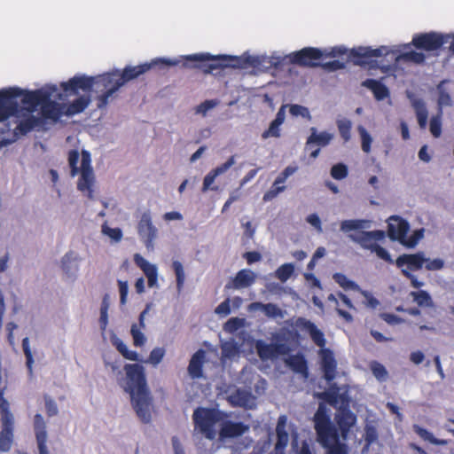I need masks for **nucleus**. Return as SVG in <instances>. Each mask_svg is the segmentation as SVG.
Wrapping results in <instances>:
<instances>
[{
  "label": "nucleus",
  "mask_w": 454,
  "mask_h": 454,
  "mask_svg": "<svg viewBox=\"0 0 454 454\" xmlns=\"http://www.w3.org/2000/svg\"><path fill=\"white\" fill-rule=\"evenodd\" d=\"M22 349H23L24 355L26 356V366L27 368L28 374H29V376H33V369H34L35 360H34V356H33V352H32V349L30 347V341H29L28 337H26L23 339Z\"/></svg>",
  "instance_id": "c9c22d12"
},
{
  "label": "nucleus",
  "mask_w": 454,
  "mask_h": 454,
  "mask_svg": "<svg viewBox=\"0 0 454 454\" xmlns=\"http://www.w3.org/2000/svg\"><path fill=\"white\" fill-rule=\"evenodd\" d=\"M336 420L341 432L342 440H346L350 429L356 423V417L350 411L343 409L336 414Z\"/></svg>",
  "instance_id": "5701e85b"
},
{
  "label": "nucleus",
  "mask_w": 454,
  "mask_h": 454,
  "mask_svg": "<svg viewBox=\"0 0 454 454\" xmlns=\"http://www.w3.org/2000/svg\"><path fill=\"white\" fill-rule=\"evenodd\" d=\"M103 363L105 368L108 370L113 375L120 378L121 376V361L117 358H112L108 356H103Z\"/></svg>",
  "instance_id": "f704fd0d"
},
{
  "label": "nucleus",
  "mask_w": 454,
  "mask_h": 454,
  "mask_svg": "<svg viewBox=\"0 0 454 454\" xmlns=\"http://www.w3.org/2000/svg\"><path fill=\"white\" fill-rule=\"evenodd\" d=\"M133 259L137 266L140 268L146 277L148 286L150 288H159V270L157 265L147 261L140 254H135Z\"/></svg>",
  "instance_id": "dca6fc26"
},
{
  "label": "nucleus",
  "mask_w": 454,
  "mask_h": 454,
  "mask_svg": "<svg viewBox=\"0 0 454 454\" xmlns=\"http://www.w3.org/2000/svg\"><path fill=\"white\" fill-rule=\"evenodd\" d=\"M281 124H278L277 122L271 121L268 129H266L262 134V139H268L270 137H275L278 138L280 137V131H281Z\"/></svg>",
  "instance_id": "864d4df0"
},
{
  "label": "nucleus",
  "mask_w": 454,
  "mask_h": 454,
  "mask_svg": "<svg viewBox=\"0 0 454 454\" xmlns=\"http://www.w3.org/2000/svg\"><path fill=\"white\" fill-rule=\"evenodd\" d=\"M372 252L375 253L379 258H380L386 262H393L390 254L384 247H380V245H376Z\"/></svg>",
  "instance_id": "774afa93"
},
{
  "label": "nucleus",
  "mask_w": 454,
  "mask_h": 454,
  "mask_svg": "<svg viewBox=\"0 0 454 454\" xmlns=\"http://www.w3.org/2000/svg\"><path fill=\"white\" fill-rule=\"evenodd\" d=\"M137 232L146 249L153 251L154 249L155 239L158 237V230L153 225L149 212L142 214L137 224Z\"/></svg>",
  "instance_id": "ddd939ff"
},
{
  "label": "nucleus",
  "mask_w": 454,
  "mask_h": 454,
  "mask_svg": "<svg viewBox=\"0 0 454 454\" xmlns=\"http://www.w3.org/2000/svg\"><path fill=\"white\" fill-rule=\"evenodd\" d=\"M362 85L368 88L369 90H371L372 91L374 97L378 100H383L384 98H387L389 95V91H388L387 88L385 85H383L381 82H380L376 80H372V79L365 80L363 82Z\"/></svg>",
  "instance_id": "7c9ffc66"
},
{
  "label": "nucleus",
  "mask_w": 454,
  "mask_h": 454,
  "mask_svg": "<svg viewBox=\"0 0 454 454\" xmlns=\"http://www.w3.org/2000/svg\"><path fill=\"white\" fill-rule=\"evenodd\" d=\"M165 354L166 350L164 348L156 347L151 351L146 363L152 364L153 366H157L162 361Z\"/></svg>",
  "instance_id": "8fccbe9b"
},
{
  "label": "nucleus",
  "mask_w": 454,
  "mask_h": 454,
  "mask_svg": "<svg viewBox=\"0 0 454 454\" xmlns=\"http://www.w3.org/2000/svg\"><path fill=\"white\" fill-rule=\"evenodd\" d=\"M172 266L176 278V287L177 290L180 291L183 288L185 280L184 270L183 264L178 261L173 262Z\"/></svg>",
  "instance_id": "3c124183"
},
{
  "label": "nucleus",
  "mask_w": 454,
  "mask_h": 454,
  "mask_svg": "<svg viewBox=\"0 0 454 454\" xmlns=\"http://www.w3.org/2000/svg\"><path fill=\"white\" fill-rule=\"evenodd\" d=\"M439 99L438 104L442 108L451 105V93L453 91V83L450 81H443L438 86Z\"/></svg>",
  "instance_id": "c756f323"
},
{
  "label": "nucleus",
  "mask_w": 454,
  "mask_h": 454,
  "mask_svg": "<svg viewBox=\"0 0 454 454\" xmlns=\"http://www.w3.org/2000/svg\"><path fill=\"white\" fill-rule=\"evenodd\" d=\"M256 279V274L249 270L243 269L239 270L232 280V287L234 289L247 288L252 286Z\"/></svg>",
  "instance_id": "cd10ccee"
},
{
  "label": "nucleus",
  "mask_w": 454,
  "mask_h": 454,
  "mask_svg": "<svg viewBox=\"0 0 454 454\" xmlns=\"http://www.w3.org/2000/svg\"><path fill=\"white\" fill-rule=\"evenodd\" d=\"M124 375L117 378L122 390L129 395L148 388L145 367L139 364H126L123 366Z\"/></svg>",
  "instance_id": "6e6552de"
},
{
  "label": "nucleus",
  "mask_w": 454,
  "mask_h": 454,
  "mask_svg": "<svg viewBox=\"0 0 454 454\" xmlns=\"http://www.w3.org/2000/svg\"><path fill=\"white\" fill-rule=\"evenodd\" d=\"M369 226V222L364 220H345L340 223V230L348 232L355 230L364 229Z\"/></svg>",
  "instance_id": "58836bf2"
},
{
  "label": "nucleus",
  "mask_w": 454,
  "mask_h": 454,
  "mask_svg": "<svg viewBox=\"0 0 454 454\" xmlns=\"http://www.w3.org/2000/svg\"><path fill=\"white\" fill-rule=\"evenodd\" d=\"M101 233L108 238L111 244H118L123 238L122 231L120 228H113L106 223L101 225Z\"/></svg>",
  "instance_id": "72a5a7b5"
},
{
  "label": "nucleus",
  "mask_w": 454,
  "mask_h": 454,
  "mask_svg": "<svg viewBox=\"0 0 454 454\" xmlns=\"http://www.w3.org/2000/svg\"><path fill=\"white\" fill-rule=\"evenodd\" d=\"M409 224L406 221L397 215L388 218V236L393 240H397L407 247H414L424 237V229L413 231L411 236L407 235Z\"/></svg>",
  "instance_id": "1a4fd4ad"
},
{
  "label": "nucleus",
  "mask_w": 454,
  "mask_h": 454,
  "mask_svg": "<svg viewBox=\"0 0 454 454\" xmlns=\"http://www.w3.org/2000/svg\"><path fill=\"white\" fill-rule=\"evenodd\" d=\"M306 221L312 227H314L318 232H322V223L320 217L317 214H310L307 216Z\"/></svg>",
  "instance_id": "338daca9"
},
{
  "label": "nucleus",
  "mask_w": 454,
  "mask_h": 454,
  "mask_svg": "<svg viewBox=\"0 0 454 454\" xmlns=\"http://www.w3.org/2000/svg\"><path fill=\"white\" fill-rule=\"evenodd\" d=\"M360 294L364 298V304L371 309H376L380 305V301L369 292L360 289Z\"/></svg>",
  "instance_id": "680f3d73"
},
{
  "label": "nucleus",
  "mask_w": 454,
  "mask_h": 454,
  "mask_svg": "<svg viewBox=\"0 0 454 454\" xmlns=\"http://www.w3.org/2000/svg\"><path fill=\"white\" fill-rule=\"evenodd\" d=\"M118 286L120 293V301L121 304H125L127 302V297L129 294V284L127 281L119 280Z\"/></svg>",
  "instance_id": "69168bd1"
},
{
  "label": "nucleus",
  "mask_w": 454,
  "mask_h": 454,
  "mask_svg": "<svg viewBox=\"0 0 454 454\" xmlns=\"http://www.w3.org/2000/svg\"><path fill=\"white\" fill-rule=\"evenodd\" d=\"M263 313L269 317H284V312L273 303L265 304Z\"/></svg>",
  "instance_id": "6e6d98bb"
},
{
  "label": "nucleus",
  "mask_w": 454,
  "mask_h": 454,
  "mask_svg": "<svg viewBox=\"0 0 454 454\" xmlns=\"http://www.w3.org/2000/svg\"><path fill=\"white\" fill-rule=\"evenodd\" d=\"M292 446L293 449L297 451V454H315L310 450L309 445L304 442H302L301 448H299L297 435L294 434H293Z\"/></svg>",
  "instance_id": "0e129e2a"
},
{
  "label": "nucleus",
  "mask_w": 454,
  "mask_h": 454,
  "mask_svg": "<svg viewBox=\"0 0 454 454\" xmlns=\"http://www.w3.org/2000/svg\"><path fill=\"white\" fill-rule=\"evenodd\" d=\"M319 355L325 372V378L327 380H332L335 377L336 369V361L333 357V355L329 349L326 348H322Z\"/></svg>",
  "instance_id": "bb28decb"
},
{
  "label": "nucleus",
  "mask_w": 454,
  "mask_h": 454,
  "mask_svg": "<svg viewBox=\"0 0 454 454\" xmlns=\"http://www.w3.org/2000/svg\"><path fill=\"white\" fill-rule=\"evenodd\" d=\"M411 296L413 298V301L421 307H430L432 306V300L430 295L426 291H418L411 292Z\"/></svg>",
  "instance_id": "49530a36"
},
{
  "label": "nucleus",
  "mask_w": 454,
  "mask_h": 454,
  "mask_svg": "<svg viewBox=\"0 0 454 454\" xmlns=\"http://www.w3.org/2000/svg\"><path fill=\"white\" fill-rule=\"evenodd\" d=\"M239 357V348L233 340H227L222 344V360H235Z\"/></svg>",
  "instance_id": "473e14b6"
},
{
  "label": "nucleus",
  "mask_w": 454,
  "mask_h": 454,
  "mask_svg": "<svg viewBox=\"0 0 454 454\" xmlns=\"http://www.w3.org/2000/svg\"><path fill=\"white\" fill-rule=\"evenodd\" d=\"M314 422L318 442L328 449L327 454H347L346 445L340 442L335 428L331 425L324 404L319 405Z\"/></svg>",
  "instance_id": "20e7f679"
},
{
  "label": "nucleus",
  "mask_w": 454,
  "mask_h": 454,
  "mask_svg": "<svg viewBox=\"0 0 454 454\" xmlns=\"http://www.w3.org/2000/svg\"><path fill=\"white\" fill-rule=\"evenodd\" d=\"M110 341L125 359L134 362L140 361L139 354L135 350L129 349L127 344L113 331L110 333Z\"/></svg>",
  "instance_id": "393cba45"
},
{
  "label": "nucleus",
  "mask_w": 454,
  "mask_h": 454,
  "mask_svg": "<svg viewBox=\"0 0 454 454\" xmlns=\"http://www.w3.org/2000/svg\"><path fill=\"white\" fill-rule=\"evenodd\" d=\"M373 376L380 382L386 381L388 373L385 366L378 362H372L370 364Z\"/></svg>",
  "instance_id": "de8ad7c7"
},
{
  "label": "nucleus",
  "mask_w": 454,
  "mask_h": 454,
  "mask_svg": "<svg viewBox=\"0 0 454 454\" xmlns=\"http://www.w3.org/2000/svg\"><path fill=\"white\" fill-rule=\"evenodd\" d=\"M294 267L292 263L281 265L276 271L277 278L282 282H286L293 274Z\"/></svg>",
  "instance_id": "603ef678"
},
{
  "label": "nucleus",
  "mask_w": 454,
  "mask_h": 454,
  "mask_svg": "<svg viewBox=\"0 0 454 454\" xmlns=\"http://www.w3.org/2000/svg\"><path fill=\"white\" fill-rule=\"evenodd\" d=\"M348 50L343 46H336L329 49L319 50L317 48L308 47L301 51H294L286 56L291 63L301 66L315 67L318 64V60L323 58H334L346 54Z\"/></svg>",
  "instance_id": "0eeeda50"
},
{
  "label": "nucleus",
  "mask_w": 454,
  "mask_h": 454,
  "mask_svg": "<svg viewBox=\"0 0 454 454\" xmlns=\"http://www.w3.org/2000/svg\"><path fill=\"white\" fill-rule=\"evenodd\" d=\"M348 169L344 164L334 165L331 169V176L334 179H343L347 176Z\"/></svg>",
  "instance_id": "bf43d9fd"
},
{
  "label": "nucleus",
  "mask_w": 454,
  "mask_h": 454,
  "mask_svg": "<svg viewBox=\"0 0 454 454\" xmlns=\"http://www.w3.org/2000/svg\"><path fill=\"white\" fill-rule=\"evenodd\" d=\"M297 171V167L287 166L275 179L270 190H268L263 195L264 201H270L276 198L278 194L286 190L284 184L287 178L290 177Z\"/></svg>",
  "instance_id": "f3484780"
},
{
  "label": "nucleus",
  "mask_w": 454,
  "mask_h": 454,
  "mask_svg": "<svg viewBox=\"0 0 454 454\" xmlns=\"http://www.w3.org/2000/svg\"><path fill=\"white\" fill-rule=\"evenodd\" d=\"M222 418L223 414L218 410L197 408L192 414L194 435L200 434L208 440L215 439Z\"/></svg>",
  "instance_id": "423d86ee"
},
{
  "label": "nucleus",
  "mask_w": 454,
  "mask_h": 454,
  "mask_svg": "<svg viewBox=\"0 0 454 454\" xmlns=\"http://www.w3.org/2000/svg\"><path fill=\"white\" fill-rule=\"evenodd\" d=\"M337 127L340 137L345 142H348L351 138L352 122L348 119H340L337 121Z\"/></svg>",
  "instance_id": "09e8293b"
},
{
  "label": "nucleus",
  "mask_w": 454,
  "mask_h": 454,
  "mask_svg": "<svg viewBox=\"0 0 454 454\" xmlns=\"http://www.w3.org/2000/svg\"><path fill=\"white\" fill-rule=\"evenodd\" d=\"M310 135L306 141V150H309L311 145H317L318 146L328 145L334 137V134L329 131H318L316 128L312 127L309 129Z\"/></svg>",
  "instance_id": "b1692460"
},
{
  "label": "nucleus",
  "mask_w": 454,
  "mask_h": 454,
  "mask_svg": "<svg viewBox=\"0 0 454 454\" xmlns=\"http://www.w3.org/2000/svg\"><path fill=\"white\" fill-rule=\"evenodd\" d=\"M205 360V352L203 350H198L191 358L188 366L189 375L192 379H199L203 376L202 365Z\"/></svg>",
  "instance_id": "c85d7f7f"
},
{
  "label": "nucleus",
  "mask_w": 454,
  "mask_h": 454,
  "mask_svg": "<svg viewBox=\"0 0 454 454\" xmlns=\"http://www.w3.org/2000/svg\"><path fill=\"white\" fill-rule=\"evenodd\" d=\"M333 279L345 290L360 291L359 286L354 281L348 279L344 274L336 273L333 275Z\"/></svg>",
  "instance_id": "79ce46f5"
},
{
  "label": "nucleus",
  "mask_w": 454,
  "mask_h": 454,
  "mask_svg": "<svg viewBox=\"0 0 454 454\" xmlns=\"http://www.w3.org/2000/svg\"><path fill=\"white\" fill-rule=\"evenodd\" d=\"M236 163L235 158L233 156L230 157L227 161L224 163L219 165L215 168H214L212 171L215 173L216 176L223 175L226 173L231 167H232Z\"/></svg>",
  "instance_id": "e2e57ef3"
},
{
  "label": "nucleus",
  "mask_w": 454,
  "mask_h": 454,
  "mask_svg": "<svg viewBox=\"0 0 454 454\" xmlns=\"http://www.w3.org/2000/svg\"><path fill=\"white\" fill-rule=\"evenodd\" d=\"M412 106L416 111L418 122L420 128H425L427 123V110L421 100H413Z\"/></svg>",
  "instance_id": "4c0bfd02"
},
{
  "label": "nucleus",
  "mask_w": 454,
  "mask_h": 454,
  "mask_svg": "<svg viewBox=\"0 0 454 454\" xmlns=\"http://www.w3.org/2000/svg\"><path fill=\"white\" fill-rule=\"evenodd\" d=\"M294 326L301 331H304L309 334L316 345L324 348L325 339L324 333L309 320L300 317L295 320Z\"/></svg>",
  "instance_id": "6ab92c4d"
},
{
  "label": "nucleus",
  "mask_w": 454,
  "mask_h": 454,
  "mask_svg": "<svg viewBox=\"0 0 454 454\" xmlns=\"http://www.w3.org/2000/svg\"><path fill=\"white\" fill-rule=\"evenodd\" d=\"M216 177L217 176H216L215 173H214L212 170L210 172H208L203 179L202 191L203 192H207L209 190L217 191L218 186L214 185V183H215V180Z\"/></svg>",
  "instance_id": "5fc2aeb1"
},
{
  "label": "nucleus",
  "mask_w": 454,
  "mask_h": 454,
  "mask_svg": "<svg viewBox=\"0 0 454 454\" xmlns=\"http://www.w3.org/2000/svg\"><path fill=\"white\" fill-rule=\"evenodd\" d=\"M33 429L35 433L38 454H50L48 449L47 424L43 417L37 413L34 417Z\"/></svg>",
  "instance_id": "2eb2a0df"
},
{
  "label": "nucleus",
  "mask_w": 454,
  "mask_h": 454,
  "mask_svg": "<svg viewBox=\"0 0 454 454\" xmlns=\"http://www.w3.org/2000/svg\"><path fill=\"white\" fill-rule=\"evenodd\" d=\"M0 420L2 427L0 433V450L7 452L11 450L13 442L15 419L10 410V404L3 397L2 392H0Z\"/></svg>",
  "instance_id": "9d476101"
},
{
  "label": "nucleus",
  "mask_w": 454,
  "mask_h": 454,
  "mask_svg": "<svg viewBox=\"0 0 454 454\" xmlns=\"http://www.w3.org/2000/svg\"><path fill=\"white\" fill-rule=\"evenodd\" d=\"M412 44L419 49L427 51L438 50L445 43H450V48L454 45V37L450 35H442L436 32L419 34L413 36Z\"/></svg>",
  "instance_id": "9b49d317"
},
{
  "label": "nucleus",
  "mask_w": 454,
  "mask_h": 454,
  "mask_svg": "<svg viewBox=\"0 0 454 454\" xmlns=\"http://www.w3.org/2000/svg\"><path fill=\"white\" fill-rule=\"evenodd\" d=\"M219 105L218 99H206L193 107V114L196 116L207 118Z\"/></svg>",
  "instance_id": "2f4dec72"
},
{
  "label": "nucleus",
  "mask_w": 454,
  "mask_h": 454,
  "mask_svg": "<svg viewBox=\"0 0 454 454\" xmlns=\"http://www.w3.org/2000/svg\"><path fill=\"white\" fill-rule=\"evenodd\" d=\"M110 307V301L108 295L103 298L101 308H100V317L99 325L100 329L104 332L108 325V309Z\"/></svg>",
  "instance_id": "a19ab883"
},
{
  "label": "nucleus",
  "mask_w": 454,
  "mask_h": 454,
  "mask_svg": "<svg viewBox=\"0 0 454 454\" xmlns=\"http://www.w3.org/2000/svg\"><path fill=\"white\" fill-rule=\"evenodd\" d=\"M405 276H410L411 271L420 270L425 263V254L417 253L413 254L400 255L395 262Z\"/></svg>",
  "instance_id": "a211bd4d"
},
{
  "label": "nucleus",
  "mask_w": 454,
  "mask_h": 454,
  "mask_svg": "<svg viewBox=\"0 0 454 454\" xmlns=\"http://www.w3.org/2000/svg\"><path fill=\"white\" fill-rule=\"evenodd\" d=\"M425 268L427 270H438L444 266V262L440 258H427L425 256Z\"/></svg>",
  "instance_id": "13d9d810"
},
{
  "label": "nucleus",
  "mask_w": 454,
  "mask_h": 454,
  "mask_svg": "<svg viewBox=\"0 0 454 454\" xmlns=\"http://www.w3.org/2000/svg\"><path fill=\"white\" fill-rule=\"evenodd\" d=\"M413 428L414 431L425 441L436 445H443L447 443L444 440L436 439L429 431L420 427L419 426L415 425Z\"/></svg>",
  "instance_id": "a18cd8bd"
},
{
  "label": "nucleus",
  "mask_w": 454,
  "mask_h": 454,
  "mask_svg": "<svg viewBox=\"0 0 454 454\" xmlns=\"http://www.w3.org/2000/svg\"><path fill=\"white\" fill-rule=\"evenodd\" d=\"M408 47V44L398 46H380L377 49H372L370 47H358L351 50L350 53L354 57L360 58L380 57L392 53L395 62L403 60L419 64L425 60V55L421 52L413 51L403 52V49H406Z\"/></svg>",
  "instance_id": "39448f33"
},
{
  "label": "nucleus",
  "mask_w": 454,
  "mask_h": 454,
  "mask_svg": "<svg viewBox=\"0 0 454 454\" xmlns=\"http://www.w3.org/2000/svg\"><path fill=\"white\" fill-rule=\"evenodd\" d=\"M68 161L71 168V175L80 176L77 182L78 190L92 199L96 178L91 167L90 153L87 151H82L81 153L76 151L70 152Z\"/></svg>",
  "instance_id": "7ed1b4c3"
},
{
  "label": "nucleus",
  "mask_w": 454,
  "mask_h": 454,
  "mask_svg": "<svg viewBox=\"0 0 454 454\" xmlns=\"http://www.w3.org/2000/svg\"><path fill=\"white\" fill-rule=\"evenodd\" d=\"M180 59L194 61V62H208V61H222V62H233L231 65L235 67H246L247 65L253 67L262 69L267 68L268 66L277 65L280 61V57H268L265 55H248L244 54L240 58L227 56V55H212L208 52H200L189 55L180 56Z\"/></svg>",
  "instance_id": "f03ea898"
},
{
  "label": "nucleus",
  "mask_w": 454,
  "mask_h": 454,
  "mask_svg": "<svg viewBox=\"0 0 454 454\" xmlns=\"http://www.w3.org/2000/svg\"><path fill=\"white\" fill-rule=\"evenodd\" d=\"M131 404L139 419L145 423L152 419L153 411V397L148 388L134 393L129 395Z\"/></svg>",
  "instance_id": "f8f14e48"
},
{
  "label": "nucleus",
  "mask_w": 454,
  "mask_h": 454,
  "mask_svg": "<svg viewBox=\"0 0 454 454\" xmlns=\"http://www.w3.org/2000/svg\"><path fill=\"white\" fill-rule=\"evenodd\" d=\"M255 348L262 360H272L279 355L286 354L287 348L284 345L268 344L263 340H257Z\"/></svg>",
  "instance_id": "412c9836"
},
{
  "label": "nucleus",
  "mask_w": 454,
  "mask_h": 454,
  "mask_svg": "<svg viewBox=\"0 0 454 454\" xmlns=\"http://www.w3.org/2000/svg\"><path fill=\"white\" fill-rule=\"evenodd\" d=\"M130 334L135 347H143L146 343L147 338L143 333L142 328L137 324L131 325Z\"/></svg>",
  "instance_id": "ea45409f"
},
{
  "label": "nucleus",
  "mask_w": 454,
  "mask_h": 454,
  "mask_svg": "<svg viewBox=\"0 0 454 454\" xmlns=\"http://www.w3.org/2000/svg\"><path fill=\"white\" fill-rule=\"evenodd\" d=\"M229 402L234 406L252 409L255 406V397L247 390L237 389L228 395Z\"/></svg>",
  "instance_id": "4be33fe9"
},
{
  "label": "nucleus",
  "mask_w": 454,
  "mask_h": 454,
  "mask_svg": "<svg viewBox=\"0 0 454 454\" xmlns=\"http://www.w3.org/2000/svg\"><path fill=\"white\" fill-rule=\"evenodd\" d=\"M248 430V427L240 422L224 420L222 418L219 430V440L224 441L229 438H235L242 435Z\"/></svg>",
  "instance_id": "aec40b11"
},
{
  "label": "nucleus",
  "mask_w": 454,
  "mask_h": 454,
  "mask_svg": "<svg viewBox=\"0 0 454 454\" xmlns=\"http://www.w3.org/2000/svg\"><path fill=\"white\" fill-rule=\"evenodd\" d=\"M179 59L155 58L138 66H127L96 76L75 75L59 85L47 84L36 90L18 87L0 90V121H5L15 141L40 125L42 119L57 121L63 116H74L83 112L97 94L98 108H105L116 98L119 90L128 82L148 72L154 67H174Z\"/></svg>",
  "instance_id": "f257e3e1"
},
{
  "label": "nucleus",
  "mask_w": 454,
  "mask_h": 454,
  "mask_svg": "<svg viewBox=\"0 0 454 454\" xmlns=\"http://www.w3.org/2000/svg\"><path fill=\"white\" fill-rule=\"evenodd\" d=\"M289 113L293 117H301L303 119H306L308 121L311 120V114L306 106L294 104V105H288Z\"/></svg>",
  "instance_id": "c03bdc74"
},
{
  "label": "nucleus",
  "mask_w": 454,
  "mask_h": 454,
  "mask_svg": "<svg viewBox=\"0 0 454 454\" xmlns=\"http://www.w3.org/2000/svg\"><path fill=\"white\" fill-rule=\"evenodd\" d=\"M244 319L239 317H233L229 319L224 325V330L228 333L237 331L239 328L243 326Z\"/></svg>",
  "instance_id": "052dcab7"
},
{
  "label": "nucleus",
  "mask_w": 454,
  "mask_h": 454,
  "mask_svg": "<svg viewBox=\"0 0 454 454\" xmlns=\"http://www.w3.org/2000/svg\"><path fill=\"white\" fill-rule=\"evenodd\" d=\"M288 365L293 368L294 371L301 373L305 377L307 376V367L304 359L301 356H294L288 358L286 361Z\"/></svg>",
  "instance_id": "37998d69"
},
{
  "label": "nucleus",
  "mask_w": 454,
  "mask_h": 454,
  "mask_svg": "<svg viewBox=\"0 0 454 454\" xmlns=\"http://www.w3.org/2000/svg\"><path fill=\"white\" fill-rule=\"evenodd\" d=\"M385 238V232L383 231H372L364 232L355 239L362 247L373 251L376 245V241L381 240Z\"/></svg>",
  "instance_id": "a878e982"
},
{
  "label": "nucleus",
  "mask_w": 454,
  "mask_h": 454,
  "mask_svg": "<svg viewBox=\"0 0 454 454\" xmlns=\"http://www.w3.org/2000/svg\"><path fill=\"white\" fill-rule=\"evenodd\" d=\"M82 261V256L74 250H69L61 257L60 268L67 280L74 281L77 279Z\"/></svg>",
  "instance_id": "4468645a"
},
{
  "label": "nucleus",
  "mask_w": 454,
  "mask_h": 454,
  "mask_svg": "<svg viewBox=\"0 0 454 454\" xmlns=\"http://www.w3.org/2000/svg\"><path fill=\"white\" fill-rule=\"evenodd\" d=\"M327 299L329 301H332L333 303H334V305L336 307V311L341 317H343L347 322L352 321V319H353L352 316L348 312L343 310L340 308V301H338L337 297L334 294H330Z\"/></svg>",
  "instance_id": "4d7b16f0"
},
{
  "label": "nucleus",
  "mask_w": 454,
  "mask_h": 454,
  "mask_svg": "<svg viewBox=\"0 0 454 454\" xmlns=\"http://www.w3.org/2000/svg\"><path fill=\"white\" fill-rule=\"evenodd\" d=\"M357 131L361 138V149L364 153H369L372 151V144L373 142L372 136L363 126L357 127Z\"/></svg>",
  "instance_id": "e433bc0d"
}]
</instances>
